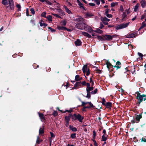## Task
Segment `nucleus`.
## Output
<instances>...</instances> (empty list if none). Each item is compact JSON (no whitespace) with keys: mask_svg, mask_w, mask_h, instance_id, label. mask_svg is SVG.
<instances>
[{"mask_svg":"<svg viewBox=\"0 0 146 146\" xmlns=\"http://www.w3.org/2000/svg\"><path fill=\"white\" fill-rule=\"evenodd\" d=\"M2 3L8 10H13L14 8V4L13 0H3Z\"/></svg>","mask_w":146,"mask_h":146,"instance_id":"nucleus-1","label":"nucleus"},{"mask_svg":"<svg viewBox=\"0 0 146 146\" xmlns=\"http://www.w3.org/2000/svg\"><path fill=\"white\" fill-rule=\"evenodd\" d=\"M78 29H83L85 30L89 33H92L93 30L91 27L87 25H85L83 23H77L75 26Z\"/></svg>","mask_w":146,"mask_h":146,"instance_id":"nucleus-2","label":"nucleus"},{"mask_svg":"<svg viewBox=\"0 0 146 146\" xmlns=\"http://www.w3.org/2000/svg\"><path fill=\"white\" fill-rule=\"evenodd\" d=\"M72 119L74 120L77 119L80 122H82L84 119V117L79 114L77 115L74 114L73 115Z\"/></svg>","mask_w":146,"mask_h":146,"instance_id":"nucleus-3","label":"nucleus"},{"mask_svg":"<svg viewBox=\"0 0 146 146\" xmlns=\"http://www.w3.org/2000/svg\"><path fill=\"white\" fill-rule=\"evenodd\" d=\"M129 24V22H128L127 23H124L119 25H117L115 29L117 30H118L125 28L127 27Z\"/></svg>","mask_w":146,"mask_h":146,"instance_id":"nucleus-4","label":"nucleus"},{"mask_svg":"<svg viewBox=\"0 0 146 146\" xmlns=\"http://www.w3.org/2000/svg\"><path fill=\"white\" fill-rule=\"evenodd\" d=\"M94 88L93 86H90L88 87H86V91L87 93V94L86 97L89 99L91 97V91H92Z\"/></svg>","mask_w":146,"mask_h":146,"instance_id":"nucleus-5","label":"nucleus"},{"mask_svg":"<svg viewBox=\"0 0 146 146\" xmlns=\"http://www.w3.org/2000/svg\"><path fill=\"white\" fill-rule=\"evenodd\" d=\"M137 99L139 101V102L140 103L143 101L146 100V95H141L139 93L137 94Z\"/></svg>","mask_w":146,"mask_h":146,"instance_id":"nucleus-6","label":"nucleus"},{"mask_svg":"<svg viewBox=\"0 0 146 146\" xmlns=\"http://www.w3.org/2000/svg\"><path fill=\"white\" fill-rule=\"evenodd\" d=\"M100 19L102 21L105 25H108V22L110 21L109 19L107 18L106 17H101Z\"/></svg>","mask_w":146,"mask_h":146,"instance_id":"nucleus-7","label":"nucleus"},{"mask_svg":"<svg viewBox=\"0 0 146 146\" xmlns=\"http://www.w3.org/2000/svg\"><path fill=\"white\" fill-rule=\"evenodd\" d=\"M82 70L84 73H86L87 76H88L90 74L89 70L87 68V65H85L82 68Z\"/></svg>","mask_w":146,"mask_h":146,"instance_id":"nucleus-8","label":"nucleus"},{"mask_svg":"<svg viewBox=\"0 0 146 146\" xmlns=\"http://www.w3.org/2000/svg\"><path fill=\"white\" fill-rule=\"evenodd\" d=\"M115 36L113 35L111 36L110 35H106L104 36V39L107 40H112L113 38L115 37Z\"/></svg>","mask_w":146,"mask_h":146,"instance_id":"nucleus-9","label":"nucleus"},{"mask_svg":"<svg viewBox=\"0 0 146 146\" xmlns=\"http://www.w3.org/2000/svg\"><path fill=\"white\" fill-rule=\"evenodd\" d=\"M137 33L136 32H134L127 35L126 37L127 38H132L135 37L137 36Z\"/></svg>","mask_w":146,"mask_h":146,"instance_id":"nucleus-10","label":"nucleus"},{"mask_svg":"<svg viewBox=\"0 0 146 146\" xmlns=\"http://www.w3.org/2000/svg\"><path fill=\"white\" fill-rule=\"evenodd\" d=\"M75 21L77 22V23H83V19L81 17H79L78 18L76 19Z\"/></svg>","mask_w":146,"mask_h":146,"instance_id":"nucleus-11","label":"nucleus"},{"mask_svg":"<svg viewBox=\"0 0 146 146\" xmlns=\"http://www.w3.org/2000/svg\"><path fill=\"white\" fill-rule=\"evenodd\" d=\"M79 86H81V81L76 82L74 85V87L72 88L78 89L79 88Z\"/></svg>","mask_w":146,"mask_h":146,"instance_id":"nucleus-12","label":"nucleus"},{"mask_svg":"<svg viewBox=\"0 0 146 146\" xmlns=\"http://www.w3.org/2000/svg\"><path fill=\"white\" fill-rule=\"evenodd\" d=\"M75 44L76 46H80L81 45L82 42L79 39H77L75 42Z\"/></svg>","mask_w":146,"mask_h":146,"instance_id":"nucleus-13","label":"nucleus"},{"mask_svg":"<svg viewBox=\"0 0 146 146\" xmlns=\"http://www.w3.org/2000/svg\"><path fill=\"white\" fill-rule=\"evenodd\" d=\"M127 18V15L125 12H123L122 15L121 21L122 22L125 21Z\"/></svg>","mask_w":146,"mask_h":146,"instance_id":"nucleus-14","label":"nucleus"},{"mask_svg":"<svg viewBox=\"0 0 146 146\" xmlns=\"http://www.w3.org/2000/svg\"><path fill=\"white\" fill-rule=\"evenodd\" d=\"M106 64L107 65V67L108 69H110L111 67L113 66V65H111L108 60H107L106 61Z\"/></svg>","mask_w":146,"mask_h":146,"instance_id":"nucleus-15","label":"nucleus"},{"mask_svg":"<svg viewBox=\"0 0 146 146\" xmlns=\"http://www.w3.org/2000/svg\"><path fill=\"white\" fill-rule=\"evenodd\" d=\"M77 1L78 5L79 6L80 8L82 9H84V8L83 7V4L82 3H81L79 0H77Z\"/></svg>","mask_w":146,"mask_h":146,"instance_id":"nucleus-16","label":"nucleus"},{"mask_svg":"<svg viewBox=\"0 0 146 146\" xmlns=\"http://www.w3.org/2000/svg\"><path fill=\"white\" fill-rule=\"evenodd\" d=\"M142 118V115L139 114V115H136L135 116V119L137 121V122H139L140 119Z\"/></svg>","mask_w":146,"mask_h":146,"instance_id":"nucleus-17","label":"nucleus"},{"mask_svg":"<svg viewBox=\"0 0 146 146\" xmlns=\"http://www.w3.org/2000/svg\"><path fill=\"white\" fill-rule=\"evenodd\" d=\"M141 6L142 7H145L146 5V1L144 0H142L140 2Z\"/></svg>","mask_w":146,"mask_h":146,"instance_id":"nucleus-18","label":"nucleus"},{"mask_svg":"<svg viewBox=\"0 0 146 146\" xmlns=\"http://www.w3.org/2000/svg\"><path fill=\"white\" fill-rule=\"evenodd\" d=\"M94 16V14L90 12L87 13L86 14V18Z\"/></svg>","mask_w":146,"mask_h":146,"instance_id":"nucleus-19","label":"nucleus"},{"mask_svg":"<svg viewBox=\"0 0 146 146\" xmlns=\"http://www.w3.org/2000/svg\"><path fill=\"white\" fill-rule=\"evenodd\" d=\"M82 79V78L80 77L78 75H76L75 77V80L76 81H80Z\"/></svg>","mask_w":146,"mask_h":146,"instance_id":"nucleus-20","label":"nucleus"},{"mask_svg":"<svg viewBox=\"0 0 146 146\" xmlns=\"http://www.w3.org/2000/svg\"><path fill=\"white\" fill-rule=\"evenodd\" d=\"M64 8L65 9L66 11L69 14H70L72 13L68 9L67 7L65 5H64L63 6Z\"/></svg>","mask_w":146,"mask_h":146,"instance_id":"nucleus-21","label":"nucleus"},{"mask_svg":"<svg viewBox=\"0 0 146 146\" xmlns=\"http://www.w3.org/2000/svg\"><path fill=\"white\" fill-rule=\"evenodd\" d=\"M102 141H105L107 139V136L106 135H103L102 137Z\"/></svg>","mask_w":146,"mask_h":146,"instance_id":"nucleus-22","label":"nucleus"},{"mask_svg":"<svg viewBox=\"0 0 146 146\" xmlns=\"http://www.w3.org/2000/svg\"><path fill=\"white\" fill-rule=\"evenodd\" d=\"M82 34L85 36H87L88 38H90L91 37V36L86 32H82Z\"/></svg>","mask_w":146,"mask_h":146,"instance_id":"nucleus-23","label":"nucleus"},{"mask_svg":"<svg viewBox=\"0 0 146 146\" xmlns=\"http://www.w3.org/2000/svg\"><path fill=\"white\" fill-rule=\"evenodd\" d=\"M145 21L143 22L142 23V25L141 26V27L139 28V31L141 29H142L144 28L146 25V23H145Z\"/></svg>","mask_w":146,"mask_h":146,"instance_id":"nucleus-24","label":"nucleus"},{"mask_svg":"<svg viewBox=\"0 0 146 146\" xmlns=\"http://www.w3.org/2000/svg\"><path fill=\"white\" fill-rule=\"evenodd\" d=\"M58 12L59 13L60 15L62 16L64 15L65 14V12L63 11L60 9L59 10Z\"/></svg>","mask_w":146,"mask_h":146,"instance_id":"nucleus-25","label":"nucleus"},{"mask_svg":"<svg viewBox=\"0 0 146 146\" xmlns=\"http://www.w3.org/2000/svg\"><path fill=\"white\" fill-rule=\"evenodd\" d=\"M107 108H109L111 107V103L110 102H107L105 105Z\"/></svg>","mask_w":146,"mask_h":146,"instance_id":"nucleus-26","label":"nucleus"},{"mask_svg":"<svg viewBox=\"0 0 146 146\" xmlns=\"http://www.w3.org/2000/svg\"><path fill=\"white\" fill-rule=\"evenodd\" d=\"M38 115L39 117L40 118L41 120L44 119V117L43 114L38 113Z\"/></svg>","mask_w":146,"mask_h":146,"instance_id":"nucleus-27","label":"nucleus"},{"mask_svg":"<svg viewBox=\"0 0 146 146\" xmlns=\"http://www.w3.org/2000/svg\"><path fill=\"white\" fill-rule=\"evenodd\" d=\"M69 127L70 129L73 131H77V129L76 127H73L71 125H70Z\"/></svg>","mask_w":146,"mask_h":146,"instance_id":"nucleus-28","label":"nucleus"},{"mask_svg":"<svg viewBox=\"0 0 146 146\" xmlns=\"http://www.w3.org/2000/svg\"><path fill=\"white\" fill-rule=\"evenodd\" d=\"M44 132V129L43 127H40L39 130V134H42Z\"/></svg>","mask_w":146,"mask_h":146,"instance_id":"nucleus-29","label":"nucleus"},{"mask_svg":"<svg viewBox=\"0 0 146 146\" xmlns=\"http://www.w3.org/2000/svg\"><path fill=\"white\" fill-rule=\"evenodd\" d=\"M57 28L58 29L61 30H63L66 29V28L65 27H63L58 26Z\"/></svg>","mask_w":146,"mask_h":146,"instance_id":"nucleus-30","label":"nucleus"},{"mask_svg":"<svg viewBox=\"0 0 146 146\" xmlns=\"http://www.w3.org/2000/svg\"><path fill=\"white\" fill-rule=\"evenodd\" d=\"M52 15H54V16H55L57 18H60L61 19H62V18L59 16L58 14H54L52 13Z\"/></svg>","mask_w":146,"mask_h":146,"instance_id":"nucleus-31","label":"nucleus"},{"mask_svg":"<svg viewBox=\"0 0 146 146\" xmlns=\"http://www.w3.org/2000/svg\"><path fill=\"white\" fill-rule=\"evenodd\" d=\"M139 7V5L138 4H137L136 5L134 8V11H136L137 10Z\"/></svg>","mask_w":146,"mask_h":146,"instance_id":"nucleus-32","label":"nucleus"},{"mask_svg":"<svg viewBox=\"0 0 146 146\" xmlns=\"http://www.w3.org/2000/svg\"><path fill=\"white\" fill-rule=\"evenodd\" d=\"M94 31L96 33H99L100 34L102 33L103 32L100 29H97L96 30Z\"/></svg>","mask_w":146,"mask_h":146,"instance_id":"nucleus-33","label":"nucleus"},{"mask_svg":"<svg viewBox=\"0 0 146 146\" xmlns=\"http://www.w3.org/2000/svg\"><path fill=\"white\" fill-rule=\"evenodd\" d=\"M98 91V89L97 88L95 89L94 91H92L91 92V94H94L96 93Z\"/></svg>","mask_w":146,"mask_h":146,"instance_id":"nucleus-34","label":"nucleus"},{"mask_svg":"<svg viewBox=\"0 0 146 146\" xmlns=\"http://www.w3.org/2000/svg\"><path fill=\"white\" fill-rule=\"evenodd\" d=\"M46 18H47L48 20L50 21H52V17L50 15H48Z\"/></svg>","mask_w":146,"mask_h":146,"instance_id":"nucleus-35","label":"nucleus"},{"mask_svg":"<svg viewBox=\"0 0 146 146\" xmlns=\"http://www.w3.org/2000/svg\"><path fill=\"white\" fill-rule=\"evenodd\" d=\"M70 116H66L65 118L66 121H69L70 120Z\"/></svg>","mask_w":146,"mask_h":146,"instance_id":"nucleus-36","label":"nucleus"},{"mask_svg":"<svg viewBox=\"0 0 146 146\" xmlns=\"http://www.w3.org/2000/svg\"><path fill=\"white\" fill-rule=\"evenodd\" d=\"M70 136L72 139L75 138L76 137V133H74L71 134Z\"/></svg>","mask_w":146,"mask_h":146,"instance_id":"nucleus-37","label":"nucleus"},{"mask_svg":"<svg viewBox=\"0 0 146 146\" xmlns=\"http://www.w3.org/2000/svg\"><path fill=\"white\" fill-rule=\"evenodd\" d=\"M110 11V10L109 9H106L105 10V13L104 14V15H106L108 14H109V12Z\"/></svg>","mask_w":146,"mask_h":146,"instance_id":"nucleus-38","label":"nucleus"},{"mask_svg":"<svg viewBox=\"0 0 146 146\" xmlns=\"http://www.w3.org/2000/svg\"><path fill=\"white\" fill-rule=\"evenodd\" d=\"M42 141L39 138V137L38 136L37 137V139L36 140V143H39L40 142H41Z\"/></svg>","mask_w":146,"mask_h":146,"instance_id":"nucleus-39","label":"nucleus"},{"mask_svg":"<svg viewBox=\"0 0 146 146\" xmlns=\"http://www.w3.org/2000/svg\"><path fill=\"white\" fill-rule=\"evenodd\" d=\"M141 141L146 142V136H145L142 137L141 139Z\"/></svg>","mask_w":146,"mask_h":146,"instance_id":"nucleus-40","label":"nucleus"},{"mask_svg":"<svg viewBox=\"0 0 146 146\" xmlns=\"http://www.w3.org/2000/svg\"><path fill=\"white\" fill-rule=\"evenodd\" d=\"M88 104L90 105L89 107L90 108H94L95 107V106L93 105V104L91 103V102H88Z\"/></svg>","mask_w":146,"mask_h":146,"instance_id":"nucleus-41","label":"nucleus"},{"mask_svg":"<svg viewBox=\"0 0 146 146\" xmlns=\"http://www.w3.org/2000/svg\"><path fill=\"white\" fill-rule=\"evenodd\" d=\"M107 17L110 18L112 17V15L111 14H108L106 15H105Z\"/></svg>","mask_w":146,"mask_h":146,"instance_id":"nucleus-42","label":"nucleus"},{"mask_svg":"<svg viewBox=\"0 0 146 146\" xmlns=\"http://www.w3.org/2000/svg\"><path fill=\"white\" fill-rule=\"evenodd\" d=\"M81 85L82 86H86V82L85 81H83L82 82L81 81Z\"/></svg>","mask_w":146,"mask_h":146,"instance_id":"nucleus-43","label":"nucleus"},{"mask_svg":"<svg viewBox=\"0 0 146 146\" xmlns=\"http://www.w3.org/2000/svg\"><path fill=\"white\" fill-rule=\"evenodd\" d=\"M40 25L41 26H46L47 25L45 23H40Z\"/></svg>","mask_w":146,"mask_h":146,"instance_id":"nucleus-44","label":"nucleus"},{"mask_svg":"<svg viewBox=\"0 0 146 146\" xmlns=\"http://www.w3.org/2000/svg\"><path fill=\"white\" fill-rule=\"evenodd\" d=\"M98 39L99 40H103L104 39L103 38L100 36H97Z\"/></svg>","mask_w":146,"mask_h":146,"instance_id":"nucleus-45","label":"nucleus"},{"mask_svg":"<svg viewBox=\"0 0 146 146\" xmlns=\"http://www.w3.org/2000/svg\"><path fill=\"white\" fill-rule=\"evenodd\" d=\"M89 102H82V104L81 106H85L86 104H88Z\"/></svg>","mask_w":146,"mask_h":146,"instance_id":"nucleus-46","label":"nucleus"},{"mask_svg":"<svg viewBox=\"0 0 146 146\" xmlns=\"http://www.w3.org/2000/svg\"><path fill=\"white\" fill-rule=\"evenodd\" d=\"M46 13L45 12H42L41 14V15L42 16L44 17L45 18H46Z\"/></svg>","mask_w":146,"mask_h":146,"instance_id":"nucleus-47","label":"nucleus"},{"mask_svg":"<svg viewBox=\"0 0 146 146\" xmlns=\"http://www.w3.org/2000/svg\"><path fill=\"white\" fill-rule=\"evenodd\" d=\"M16 7L18 8L19 11H20L21 8V7L19 4H17L16 5Z\"/></svg>","mask_w":146,"mask_h":146,"instance_id":"nucleus-48","label":"nucleus"},{"mask_svg":"<svg viewBox=\"0 0 146 146\" xmlns=\"http://www.w3.org/2000/svg\"><path fill=\"white\" fill-rule=\"evenodd\" d=\"M95 2L98 5H99L100 3V0H95Z\"/></svg>","mask_w":146,"mask_h":146,"instance_id":"nucleus-49","label":"nucleus"},{"mask_svg":"<svg viewBox=\"0 0 146 146\" xmlns=\"http://www.w3.org/2000/svg\"><path fill=\"white\" fill-rule=\"evenodd\" d=\"M58 113L56 111H54L52 114L54 116H56L58 115Z\"/></svg>","mask_w":146,"mask_h":146,"instance_id":"nucleus-50","label":"nucleus"},{"mask_svg":"<svg viewBox=\"0 0 146 146\" xmlns=\"http://www.w3.org/2000/svg\"><path fill=\"white\" fill-rule=\"evenodd\" d=\"M102 104L104 105H105V103L106 102V100L104 98H103L102 99Z\"/></svg>","mask_w":146,"mask_h":146,"instance_id":"nucleus-51","label":"nucleus"},{"mask_svg":"<svg viewBox=\"0 0 146 146\" xmlns=\"http://www.w3.org/2000/svg\"><path fill=\"white\" fill-rule=\"evenodd\" d=\"M30 11L33 14H34L35 13V11L33 8H31L30 9Z\"/></svg>","mask_w":146,"mask_h":146,"instance_id":"nucleus-52","label":"nucleus"},{"mask_svg":"<svg viewBox=\"0 0 146 146\" xmlns=\"http://www.w3.org/2000/svg\"><path fill=\"white\" fill-rule=\"evenodd\" d=\"M50 134L51 137L52 138H53L55 137V136L53 134V133H52V132H50Z\"/></svg>","mask_w":146,"mask_h":146,"instance_id":"nucleus-53","label":"nucleus"},{"mask_svg":"<svg viewBox=\"0 0 146 146\" xmlns=\"http://www.w3.org/2000/svg\"><path fill=\"white\" fill-rule=\"evenodd\" d=\"M138 54L139 56L141 57V58H142L143 55L142 53L140 52H138Z\"/></svg>","mask_w":146,"mask_h":146,"instance_id":"nucleus-54","label":"nucleus"},{"mask_svg":"<svg viewBox=\"0 0 146 146\" xmlns=\"http://www.w3.org/2000/svg\"><path fill=\"white\" fill-rule=\"evenodd\" d=\"M45 2L46 4H48L49 5H52L51 3L50 2L46 0Z\"/></svg>","mask_w":146,"mask_h":146,"instance_id":"nucleus-55","label":"nucleus"},{"mask_svg":"<svg viewBox=\"0 0 146 146\" xmlns=\"http://www.w3.org/2000/svg\"><path fill=\"white\" fill-rule=\"evenodd\" d=\"M48 29H50V30L52 32H54L55 31V30L52 29L50 27H48Z\"/></svg>","mask_w":146,"mask_h":146,"instance_id":"nucleus-56","label":"nucleus"},{"mask_svg":"<svg viewBox=\"0 0 146 146\" xmlns=\"http://www.w3.org/2000/svg\"><path fill=\"white\" fill-rule=\"evenodd\" d=\"M93 137L94 138L96 137V132L95 131H93Z\"/></svg>","mask_w":146,"mask_h":146,"instance_id":"nucleus-57","label":"nucleus"},{"mask_svg":"<svg viewBox=\"0 0 146 146\" xmlns=\"http://www.w3.org/2000/svg\"><path fill=\"white\" fill-rule=\"evenodd\" d=\"M120 10L121 11H123V6L122 5H121L120 7Z\"/></svg>","mask_w":146,"mask_h":146,"instance_id":"nucleus-58","label":"nucleus"},{"mask_svg":"<svg viewBox=\"0 0 146 146\" xmlns=\"http://www.w3.org/2000/svg\"><path fill=\"white\" fill-rule=\"evenodd\" d=\"M89 5L91 6H94L95 5V4L92 3H89Z\"/></svg>","mask_w":146,"mask_h":146,"instance_id":"nucleus-59","label":"nucleus"},{"mask_svg":"<svg viewBox=\"0 0 146 146\" xmlns=\"http://www.w3.org/2000/svg\"><path fill=\"white\" fill-rule=\"evenodd\" d=\"M62 25L64 26H65L66 24V22L65 21H63L62 22Z\"/></svg>","mask_w":146,"mask_h":146,"instance_id":"nucleus-60","label":"nucleus"},{"mask_svg":"<svg viewBox=\"0 0 146 146\" xmlns=\"http://www.w3.org/2000/svg\"><path fill=\"white\" fill-rule=\"evenodd\" d=\"M104 27V25L102 23H101L100 24V29H102Z\"/></svg>","mask_w":146,"mask_h":146,"instance_id":"nucleus-61","label":"nucleus"},{"mask_svg":"<svg viewBox=\"0 0 146 146\" xmlns=\"http://www.w3.org/2000/svg\"><path fill=\"white\" fill-rule=\"evenodd\" d=\"M87 87H90V84L89 83H86V85Z\"/></svg>","mask_w":146,"mask_h":146,"instance_id":"nucleus-62","label":"nucleus"},{"mask_svg":"<svg viewBox=\"0 0 146 146\" xmlns=\"http://www.w3.org/2000/svg\"><path fill=\"white\" fill-rule=\"evenodd\" d=\"M111 6L113 7L115 5V3H112L111 4Z\"/></svg>","mask_w":146,"mask_h":146,"instance_id":"nucleus-63","label":"nucleus"},{"mask_svg":"<svg viewBox=\"0 0 146 146\" xmlns=\"http://www.w3.org/2000/svg\"><path fill=\"white\" fill-rule=\"evenodd\" d=\"M69 122V121H66L65 125L66 127H68V126Z\"/></svg>","mask_w":146,"mask_h":146,"instance_id":"nucleus-64","label":"nucleus"}]
</instances>
